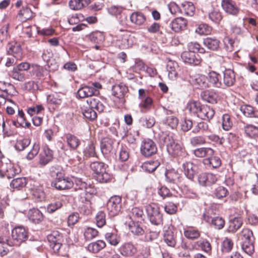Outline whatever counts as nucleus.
<instances>
[{"instance_id":"obj_50","label":"nucleus","mask_w":258,"mask_h":258,"mask_svg":"<svg viewBox=\"0 0 258 258\" xmlns=\"http://www.w3.org/2000/svg\"><path fill=\"white\" fill-rule=\"evenodd\" d=\"M139 223L135 221H131L128 224L129 229L131 232L138 236L142 235L144 233V230Z\"/></svg>"},{"instance_id":"obj_1","label":"nucleus","mask_w":258,"mask_h":258,"mask_svg":"<svg viewBox=\"0 0 258 258\" xmlns=\"http://www.w3.org/2000/svg\"><path fill=\"white\" fill-rule=\"evenodd\" d=\"M50 175L54 177L51 181L52 187L58 190L68 189L73 186L74 182L69 177H65L63 171L58 165L50 168Z\"/></svg>"},{"instance_id":"obj_24","label":"nucleus","mask_w":258,"mask_h":258,"mask_svg":"<svg viewBox=\"0 0 258 258\" xmlns=\"http://www.w3.org/2000/svg\"><path fill=\"white\" fill-rule=\"evenodd\" d=\"M64 138L68 146L72 150H77L81 145V140L73 134L71 133L66 134L64 135Z\"/></svg>"},{"instance_id":"obj_29","label":"nucleus","mask_w":258,"mask_h":258,"mask_svg":"<svg viewBox=\"0 0 258 258\" xmlns=\"http://www.w3.org/2000/svg\"><path fill=\"white\" fill-rule=\"evenodd\" d=\"M163 239L168 246L174 247L176 243V237L173 231L169 228L164 231Z\"/></svg>"},{"instance_id":"obj_2","label":"nucleus","mask_w":258,"mask_h":258,"mask_svg":"<svg viewBox=\"0 0 258 258\" xmlns=\"http://www.w3.org/2000/svg\"><path fill=\"white\" fill-rule=\"evenodd\" d=\"M159 143L160 148L165 147L167 153L172 157L180 156L182 153L180 145L175 141L172 133H162L160 135Z\"/></svg>"},{"instance_id":"obj_26","label":"nucleus","mask_w":258,"mask_h":258,"mask_svg":"<svg viewBox=\"0 0 258 258\" xmlns=\"http://www.w3.org/2000/svg\"><path fill=\"white\" fill-rule=\"evenodd\" d=\"M235 81L234 71L231 69H225L223 72V85L226 87H231L234 84Z\"/></svg>"},{"instance_id":"obj_17","label":"nucleus","mask_w":258,"mask_h":258,"mask_svg":"<svg viewBox=\"0 0 258 258\" xmlns=\"http://www.w3.org/2000/svg\"><path fill=\"white\" fill-rule=\"evenodd\" d=\"M197 170V166L190 161H186L182 164L181 170L190 180H192L195 177Z\"/></svg>"},{"instance_id":"obj_44","label":"nucleus","mask_w":258,"mask_h":258,"mask_svg":"<svg viewBox=\"0 0 258 258\" xmlns=\"http://www.w3.org/2000/svg\"><path fill=\"white\" fill-rule=\"evenodd\" d=\"M160 163L158 160H150L145 162L142 167L148 173H152L160 166Z\"/></svg>"},{"instance_id":"obj_41","label":"nucleus","mask_w":258,"mask_h":258,"mask_svg":"<svg viewBox=\"0 0 258 258\" xmlns=\"http://www.w3.org/2000/svg\"><path fill=\"white\" fill-rule=\"evenodd\" d=\"M240 110L242 113L248 117H258V110L249 105H244L241 106Z\"/></svg>"},{"instance_id":"obj_59","label":"nucleus","mask_w":258,"mask_h":258,"mask_svg":"<svg viewBox=\"0 0 258 258\" xmlns=\"http://www.w3.org/2000/svg\"><path fill=\"white\" fill-rule=\"evenodd\" d=\"M233 247V242L229 238L225 237L221 244V250L223 253H228Z\"/></svg>"},{"instance_id":"obj_34","label":"nucleus","mask_w":258,"mask_h":258,"mask_svg":"<svg viewBox=\"0 0 258 258\" xmlns=\"http://www.w3.org/2000/svg\"><path fill=\"white\" fill-rule=\"evenodd\" d=\"M63 97V94L55 92L47 96V102L56 107L61 103Z\"/></svg>"},{"instance_id":"obj_63","label":"nucleus","mask_w":258,"mask_h":258,"mask_svg":"<svg viewBox=\"0 0 258 258\" xmlns=\"http://www.w3.org/2000/svg\"><path fill=\"white\" fill-rule=\"evenodd\" d=\"M82 113L84 117L90 121L95 120L97 116L96 112L90 106L86 107Z\"/></svg>"},{"instance_id":"obj_61","label":"nucleus","mask_w":258,"mask_h":258,"mask_svg":"<svg viewBox=\"0 0 258 258\" xmlns=\"http://www.w3.org/2000/svg\"><path fill=\"white\" fill-rule=\"evenodd\" d=\"M209 18L214 23L218 24L222 20V13L218 10H213L209 13Z\"/></svg>"},{"instance_id":"obj_39","label":"nucleus","mask_w":258,"mask_h":258,"mask_svg":"<svg viewBox=\"0 0 258 258\" xmlns=\"http://www.w3.org/2000/svg\"><path fill=\"white\" fill-rule=\"evenodd\" d=\"M83 158L88 159L91 157H97L95 146L93 142L90 143L83 150Z\"/></svg>"},{"instance_id":"obj_7","label":"nucleus","mask_w":258,"mask_h":258,"mask_svg":"<svg viewBox=\"0 0 258 258\" xmlns=\"http://www.w3.org/2000/svg\"><path fill=\"white\" fill-rule=\"evenodd\" d=\"M28 231L23 226L16 227L12 231L13 243H11V244L19 246L28 239Z\"/></svg>"},{"instance_id":"obj_47","label":"nucleus","mask_w":258,"mask_h":258,"mask_svg":"<svg viewBox=\"0 0 258 258\" xmlns=\"http://www.w3.org/2000/svg\"><path fill=\"white\" fill-rule=\"evenodd\" d=\"M212 193L214 198L222 200L227 197L229 194V191L226 187L223 186H219L214 189Z\"/></svg>"},{"instance_id":"obj_36","label":"nucleus","mask_w":258,"mask_h":258,"mask_svg":"<svg viewBox=\"0 0 258 258\" xmlns=\"http://www.w3.org/2000/svg\"><path fill=\"white\" fill-rule=\"evenodd\" d=\"M118 154L119 161H126L130 157V149L126 145L121 144L118 149Z\"/></svg>"},{"instance_id":"obj_64","label":"nucleus","mask_w":258,"mask_h":258,"mask_svg":"<svg viewBox=\"0 0 258 258\" xmlns=\"http://www.w3.org/2000/svg\"><path fill=\"white\" fill-rule=\"evenodd\" d=\"M23 89L29 92L34 93L39 89L38 84L34 81H29L25 83L23 86Z\"/></svg>"},{"instance_id":"obj_9","label":"nucleus","mask_w":258,"mask_h":258,"mask_svg":"<svg viewBox=\"0 0 258 258\" xmlns=\"http://www.w3.org/2000/svg\"><path fill=\"white\" fill-rule=\"evenodd\" d=\"M49 246L54 252H58L61 246L62 235L58 231H53L47 236Z\"/></svg>"},{"instance_id":"obj_27","label":"nucleus","mask_w":258,"mask_h":258,"mask_svg":"<svg viewBox=\"0 0 258 258\" xmlns=\"http://www.w3.org/2000/svg\"><path fill=\"white\" fill-rule=\"evenodd\" d=\"M221 5L227 13L235 15L238 13V9L232 0H222Z\"/></svg>"},{"instance_id":"obj_51","label":"nucleus","mask_w":258,"mask_h":258,"mask_svg":"<svg viewBox=\"0 0 258 258\" xmlns=\"http://www.w3.org/2000/svg\"><path fill=\"white\" fill-rule=\"evenodd\" d=\"M254 240L240 241L241 249L245 253L250 255L254 250Z\"/></svg>"},{"instance_id":"obj_55","label":"nucleus","mask_w":258,"mask_h":258,"mask_svg":"<svg viewBox=\"0 0 258 258\" xmlns=\"http://www.w3.org/2000/svg\"><path fill=\"white\" fill-rule=\"evenodd\" d=\"M21 21L25 22L30 19L33 16V13L31 9L28 7H23L22 9L19 11L18 14Z\"/></svg>"},{"instance_id":"obj_4","label":"nucleus","mask_w":258,"mask_h":258,"mask_svg":"<svg viewBox=\"0 0 258 258\" xmlns=\"http://www.w3.org/2000/svg\"><path fill=\"white\" fill-rule=\"evenodd\" d=\"M146 210L148 218L152 225L162 226L163 216L157 204L151 203L146 205Z\"/></svg>"},{"instance_id":"obj_3","label":"nucleus","mask_w":258,"mask_h":258,"mask_svg":"<svg viewBox=\"0 0 258 258\" xmlns=\"http://www.w3.org/2000/svg\"><path fill=\"white\" fill-rule=\"evenodd\" d=\"M108 167L107 164L101 161L92 162L90 164L94 177L100 183H107L111 179V175L109 173Z\"/></svg>"},{"instance_id":"obj_52","label":"nucleus","mask_w":258,"mask_h":258,"mask_svg":"<svg viewBox=\"0 0 258 258\" xmlns=\"http://www.w3.org/2000/svg\"><path fill=\"white\" fill-rule=\"evenodd\" d=\"M30 143L31 140L29 138L17 139L14 148L18 151H22L28 147Z\"/></svg>"},{"instance_id":"obj_21","label":"nucleus","mask_w":258,"mask_h":258,"mask_svg":"<svg viewBox=\"0 0 258 258\" xmlns=\"http://www.w3.org/2000/svg\"><path fill=\"white\" fill-rule=\"evenodd\" d=\"M200 96L204 101L211 104L216 103L219 97L218 93L212 90L203 91Z\"/></svg>"},{"instance_id":"obj_6","label":"nucleus","mask_w":258,"mask_h":258,"mask_svg":"<svg viewBox=\"0 0 258 258\" xmlns=\"http://www.w3.org/2000/svg\"><path fill=\"white\" fill-rule=\"evenodd\" d=\"M140 152L144 157H151L157 152L156 144L151 139H145L141 144Z\"/></svg>"},{"instance_id":"obj_15","label":"nucleus","mask_w":258,"mask_h":258,"mask_svg":"<svg viewBox=\"0 0 258 258\" xmlns=\"http://www.w3.org/2000/svg\"><path fill=\"white\" fill-rule=\"evenodd\" d=\"M164 175L165 181L168 183L178 185L181 182V175L174 169L166 170Z\"/></svg>"},{"instance_id":"obj_40","label":"nucleus","mask_w":258,"mask_h":258,"mask_svg":"<svg viewBox=\"0 0 258 258\" xmlns=\"http://www.w3.org/2000/svg\"><path fill=\"white\" fill-rule=\"evenodd\" d=\"M131 21L138 26L143 25L146 20L145 16L141 12H135L130 16Z\"/></svg>"},{"instance_id":"obj_16","label":"nucleus","mask_w":258,"mask_h":258,"mask_svg":"<svg viewBox=\"0 0 258 258\" xmlns=\"http://www.w3.org/2000/svg\"><path fill=\"white\" fill-rule=\"evenodd\" d=\"M128 91L127 87L122 83L113 85L112 87V94L117 98L120 99V102L123 103L125 102L124 98Z\"/></svg>"},{"instance_id":"obj_14","label":"nucleus","mask_w":258,"mask_h":258,"mask_svg":"<svg viewBox=\"0 0 258 258\" xmlns=\"http://www.w3.org/2000/svg\"><path fill=\"white\" fill-rule=\"evenodd\" d=\"M217 181L216 175L212 173H201L198 176L199 183L203 186H211L215 183Z\"/></svg>"},{"instance_id":"obj_38","label":"nucleus","mask_w":258,"mask_h":258,"mask_svg":"<svg viewBox=\"0 0 258 258\" xmlns=\"http://www.w3.org/2000/svg\"><path fill=\"white\" fill-rule=\"evenodd\" d=\"M105 246V242L102 240H99L88 244L87 249L89 251L95 253L100 251Z\"/></svg>"},{"instance_id":"obj_23","label":"nucleus","mask_w":258,"mask_h":258,"mask_svg":"<svg viewBox=\"0 0 258 258\" xmlns=\"http://www.w3.org/2000/svg\"><path fill=\"white\" fill-rule=\"evenodd\" d=\"M74 180L73 181L74 182L73 186L75 190H81L83 191L81 194L84 195L86 192L90 193L91 192L90 190L88 189L90 188V185H88V184L83 180L82 178L74 176Z\"/></svg>"},{"instance_id":"obj_32","label":"nucleus","mask_w":258,"mask_h":258,"mask_svg":"<svg viewBox=\"0 0 258 258\" xmlns=\"http://www.w3.org/2000/svg\"><path fill=\"white\" fill-rule=\"evenodd\" d=\"M202 105L199 101L191 100L187 103L186 109L191 115L197 117Z\"/></svg>"},{"instance_id":"obj_12","label":"nucleus","mask_w":258,"mask_h":258,"mask_svg":"<svg viewBox=\"0 0 258 258\" xmlns=\"http://www.w3.org/2000/svg\"><path fill=\"white\" fill-rule=\"evenodd\" d=\"M116 40L120 42V45L122 48H129L131 46V43L129 39L130 35L126 30L122 29H117L115 32Z\"/></svg>"},{"instance_id":"obj_60","label":"nucleus","mask_w":258,"mask_h":258,"mask_svg":"<svg viewBox=\"0 0 258 258\" xmlns=\"http://www.w3.org/2000/svg\"><path fill=\"white\" fill-rule=\"evenodd\" d=\"M209 129L208 123L204 121H200L194 126L192 133L195 134L204 133Z\"/></svg>"},{"instance_id":"obj_30","label":"nucleus","mask_w":258,"mask_h":258,"mask_svg":"<svg viewBox=\"0 0 258 258\" xmlns=\"http://www.w3.org/2000/svg\"><path fill=\"white\" fill-rule=\"evenodd\" d=\"M203 43L209 50L215 51L219 48L220 41L215 37H207L204 39Z\"/></svg>"},{"instance_id":"obj_46","label":"nucleus","mask_w":258,"mask_h":258,"mask_svg":"<svg viewBox=\"0 0 258 258\" xmlns=\"http://www.w3.org/2000/svg\"><path fill=\"white\" fill-rule=\"evenodd\" d=\"M194 85L198 89L208 88L207 77L205 75H199L194 80Z\"/></svg>"},{"instance_id":"obj_35","label":"nucleus","mask_w":258,"mask_h":258,"mask_svg":"<svg viewBox=\"0 0 258 258\" xmlns=\"http://www.w3.org/2000/svg\"><path fill=\"white\" fill-rule=\"evenodd\" d=\"M203 164L209 168H217L221 165L220 158L216 156H211L210 158H205L203 161Z\"/></svg>"},{"instance_id":"obj_13","label":"nucleus","mask_w":258,"mask_h":258,"mask_svg":"<svg viewBox=\"0 0 258 258\" xmlns=\"http://www.w3.org/2000/svg\"><path fill=\"white\" fill-rule=\"evenodd\" d=\"M118 251L124 257H132L137 253V249L132 242H127L122 244L118 248Z\"/></svg>"},{"instance_id":"obj_42","label":"nucleus","mask_w":258,"mask_h":258,"mask_svg":"<svg viewBox=\"0 0 258 258\" xmlns=\"http://www.w3.org/2000/svg\"><path fill=\"white\" fill-rule=\"evenodd\" d=\"M90 0H70L69 7L73 10H79L88 5Z\"/></svg>"},{"instance_id":"obj_22","label":"nucleus","mask_w":258,"mask_h":258,"mask_svg":"<svg viewBox=\"0 0 258 258\" xmlns=\"http://www.w3.org/2000/svg\"><path fill=\"white\" fill-rule=\"evenodd\" d=\"M53 158V151L48 147L43 148V152L39 155V163L42 165H46L52 161Z\"/></svg>"},{"instance_id":"obj_62","label":"nucleus","mask_w":258,"mask_h":258,"mask_svg":"<svg viewBox=\"0 0 258 258\" xmlns=\"http://www.w3.org/2000/svg\"><path fill=\"white\" fill-rule=\"evenodd\" d=\"M10 76L14 79L20 82L24 81L26 79V75L22 71H18L16 68H14L10 74Z\"/></svg>"},{"instance_id":"obj_19","label":"nucleus","mask_w":258,"mask_h":258,"mask_svg":"<svg viewBox=\"0 0 258 258\" xmlns=\"http://www.w3.org/2000/svg\"><path fill=\"white\" fill-rule=\"evenodd\" d=\"M187 21L182 17H178L174 19L170 23L169 26L175 32H179L186 28Z\"/></svg>"},{"instance_id":"obj_18","label":"nucleus","mask_w":258,"mask_h":258,"mask_svg":"<svg viewBox=\"0 0 258 258\" xmlns=\"http://www.w3.org/2000/svg\"><path fill=\"white\" fill-rule=\"evenodd\" d=\"M208 87H222L221 76L215 72L212 71L208 74Z\"/></svg>"},{"instance_id":"obj_28","label":"nucleus","mask_w":258,"mask_h":258,"mask_svg":"<svg viewBox=\"0 0 258 258\" xmlns=\"http://www.w3.org/2000/svg\"><path fill=\"white\" fill-rule=\"evenodd\" d=\"M131 221L142 222L144 220V214L142 209L139 207H134L128 214Z\"/></svg>"},{"instance_id":"obj_53","label":"nucleus","mask_w":258,"mask_h":258,"mask_svg":"<svg viewBox=\"0 0 258 258\" xmlns=\"http://www.w3.org/2000/svg\"><path fill=\"white\" fill-rule=\"evenodd\" d=\"M188 51L194 52L196 54L204 53L206 51L204 47L197 42H190L187 44Z\"/></svg>"},{"instance_id":"obj_20","label":"nucleus","mask_w":258,"mask_h":258,"mask_svg":"<svg viewBox=\"0 0 258 258\" xmlns=\"http://www.w3.org/2000/svg\"><path fill=\"white\" fill-rule=\"evenodd\" d=\"M215 111L210 106L206 105H202L200 111L197 117L203 120L211 119L214 116Z\"/></svg>"},{"instance_id":"obj_58","label":"nucleus","mask_w":258,"mask_h":258,"mask_svg":"<svg viewBox=\"0 0 258 258\" xmlns=\"http://www.w3.org/2000/svg\"><path fill=\"white\" fill-rule=\"evenodd\" d=\"M242 224V221L241 218L235 217L230 221L229 231L234 233L241 227Z\"/></svg>"},{"instance_id":"obj_8","label":"nucleus","mask_w":258,"mask_h":258,"mask_svg":"<svg viewBox=\"0 0 258 258\" xmlns=\"http://www.w3.org/2000/svg\"><path fill=\"white\" fill-rule=\"evenodd\" d=\"M121 197L118 196L111 197L108 201L106 207L110 216L118 214L121 209Z\"/></svg>"},{"instance_id":"obj_48","label":"nucleus","mask_w":258,"mask_h":258,"mask_svg":"<svg viewBox=\"0 0 258 258\" xmlns=\"http://www.w3.org/2000/svg\"><path fill=\"white\" fill-rule=\"evenodd\" d=\"M80 200L83 205L79 207L80 212L84 215H89L91 214V202L86 197H81Z\"/></svg>"},{"instance_id":"obj_11","label":"nucleus","mask_w":258,"mask_h":258,"mask_svg":"<svg viewBox=\"0 0 258 258\" xmlns=\"http://www.w3.org/2000/svg\"><path fill=\"white\" fill-rule=\"evenodd\" d=\"M181 58L183 61L190 66H198L202 62V58L198 54L189 51H184L181 54Z\"/></svg>"},{"instance_id":"obj_10","label":"nucleus","mask_w":258,"mask_h":258,"mask_svg":"<svg viewBox=\"0 0 258 258\" xmlns=\"http://www.w3.org/2000/svg\"><path fill=\"white\" fill-rule=\"evenodd\" d=\"M116 141L115 139L105 137L101 139L100 142V150L104 158L108 159L113 149L114 144Z\"/></svg>"},{"instance_id":"obj_33","label":"nucleus","mask_w":258,"mask_h":258,"mask_svg":"<svg viewBox=\"0 0 258 258\" xmlns=\"http://www.w3.org/2000/svg\"><path fill=\"white\" fill-rule=\"evenodd\" d=\"M180 11L181 13L192 16L195 13V7L192 3L185 1L181 3Z\"/></svg>"},{"instance_id":"obj_37","label":"nucleus","mask_w":258,"mask_h":258,"mask_svg":"<svg viewBox=\"0 0 258 258\" xmlns=\"http://www.w3.org/2000/svg\"><path fill=\"white\" fill-rule=\"evenodd\" d=\"M87 102L89 106L99 112H102L104 110L105 106L98 98H90Z\"/></svg>"},{"instance_id":"obj_31","label":"nucleus","mask_w":258,"mask_h":258,"mask_svg":"<svg viewBox=\"0 0 258 258\" xmlns=\"http://www.w3.org/2000/svg\"><path fill=\"white\" fill-rule=\"evenodd\" d=\"M44 69L39 65L32 64L29 71V76L34 78L41 79L44 76Z\"/></svg>"},{"instance_id":"obj_54","label":"nucleus","mask_w":258,"mask_h":258,"mask_svg":"<svg viewBox=\"0 0 258 258\" xmlns=\"http://www.w3.org/2000/svg\"><path fill=\"white\" fill-rule=\"evenodd\" d=\"M240 241L254 240V237L251 230L248 228L243 229L239 234Z\"/></svg>"},{"instance_id":"obj_5","label":"nucleus","mask_w":258,"mask_h":258,"mask_svg":"<svg viewBox=\"0 0 258 258\" xmlns=\"http://www.w3.org/2000/svg\"><path fill=\"white\" fill-rule=\"evenodd\" d=\"M102 85L98 82L92 83L91 86H84L80 88L77 92V96L80 98H84L92 96H97L100 94L99 90Z\"/></svg>"},{"instance_id":"obj_56","label":"nucleus","mask_w":258,"mask_h":258,"mask_svg":"<svg viewBox=\"0 0 258 258\" xmlns=\"http://www.w3.org/2000/svg\"><path fill=\"white\" fill-rule=\"evenodd\" d=\"M139 122L145 127L151 128L155 123V119L153 116H146L140 118Z\"/></svg>"},{"instance_id":"obj_25","label":"nucleus","mask_w":258,"mask_h":258,"mask_svg":"<svg viewBox=\"0 0 258 258\" xmlns=\"http://www.w3.org/2000/svg\"><path fill=\"white\" fill-rule=\"evenodd\" d=\"M29 220L34 224H38L43 220L42 212L36 208L30 209L27 215Z\"/></svg>"},{"instance_id":"obj_45","label":"nucleus","mask_w":258,"mask_h":258,"mask_svg":"<svg viewBox=\"0 0 258 258\" xmlns=\"http://www.w3.org/2000/svg\"><path fill=\"white\" fill-rule=\"evenodd\" d=\"M178 64L174 61H169L166 66L167 71L168 72V77L171 80L176 78L177 73L176 71Z\"/></svg>"},{"instance_id":"obj_49","label":"nucleus","mask_w":258,"mask_h":258,"mask_svg":"<svg viewBox=\"0 0 258 258\" xmlns=\"http://www.w3.org/2000/svg\"><path fill=\"white\" fill-rule=\"evenodd\" d=\"M105 239L111 245L116 246L120 241V237L115 232H107L105 235Z\"/></svg>"},{"instance_id":"obj_57","label":"nucleus","mask_w":258,"mask_h":258,"mask_svg":"<svg viewBox=\"0 0 258 258\" xmlns=\"http://www.w3.org/2000/svg\"><path fill=\"white\" fill-rule=\"evenodd\" d=\"M245 134L250 138L258 137V126L247 124L244 126Z\"/></svg>"},{"instance_id":"obj_43","label":"nucleus","mask_w":258,"mask_h":258,"mask_svg":"<svg viewBox=\"0 0 258 258\" xmlns=\"http://www.w3.org/2000/svg\"><path fill=\"white\" fill-rule=\"evenodd\" d=\"M27 183V179L26 177H18L13 179L10 183L11 187L18 190L22 189Z\"/></svg>"}]
</instances>
